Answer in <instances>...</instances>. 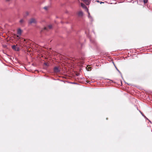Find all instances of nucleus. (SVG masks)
I'll return each mask as SVG.
<instances>
[{
  "label": "nucleus",
  "mask_w": 152,
  "mask_h": 152,
  "mask_svg": "<svg viewBox=\"0 0 152 152\" xmlns=\"http://www.w3.org/2000/svg\"><path fill=\"white\" fill-rule=\"evenodd\" d=\"M22 32V31L20 28L18 29L17 31V34L18 35H15V37L16 39H20V36L21 35Z\"/></svg>",
  "instance_id": "obj_1"
},
{
  "label": "nucleus",
  "mask_w": 152,
  "mask_h": 152,
  "mask_svg": "<svg viewBox=\"0 0 152 152\" xmlns=\"http://www.w3.org/2000/svg\"><path fill=\"white\" fill-rule=\"evenodd\" d=\"M37 23V21L36 19L33 18H31L28 21V23L31 24L32 23L36 24Z\"/></svg>",
  "instance_id": "obj_2"
},
{
  "label": "nucleus",
  "mask_w": 152,
  "mask_h": 152,
  "mask_svg": "<svg viewBox=\"0 0 152 152\" xmlns=\"http://www.w3.org/2000/svg\"><path fill=\"white\" fill-rule=\"evenodd\" d=\"M16 45H13L12 46V48L15 51H18L19 50V48L18 47H16Z\"/></svg>",
  "instance_id": "obj_3"
},
{
  "label": "nucleus",
  "mask_w": 152,
  "mask_h": 152,
  "mask_svg": "<svg viewBox=\"0 0 152 152\" xmlns=\"http://www.w3.org/2000/svg\"><path fill=\"white\" fill-rule=\"evenodd\" d=\"M87 5H88L89 4V2L91 0H81Z\"/></svg>",
  "instance_id": "obj_4"
},
{
  "label": "nucleus",
  "mask_w": 152,
  "mask_h": 152,
  "mask_svg": "<svg viewBox=\"0 0 152 152\" xmlns=\"http://www.w3.org/2000/svg\"><path fill=\"white\" fill-rule=\"evenodd\" d=\"M52 25H50L48 26L47 27H45L44 28V29L47 31H48L49 29H50L52 28Z\"/></svg>",
  "instance_id": "obj_5"
},
{
  "label": "nucleus",
  "mask_w": 152,
  "mask_h": 152,
  "mask_svg": "<svg viewBox=\"0 0 152 152\" xmlns=\"http://www.w3.org/2000/svg\"><path fill=\"white\" fill-rule=\"evenodd\" d=\"M81 7L83 8L86 9H87L88 10V9H87V7H86V6L84 4L81 3Z\"/></svg>",
  "instance_id": "obj_6"
},
{
  "label": "nucleus",
  "mask_w": 152,
  "mask_h": 152,
  "mask_svg": "<svg viewBox=\"0 0 152 152\" xmlns=\"http://www.w3.org/2000/svg\"><path fill=\"white\" fill-rule=\"evenodd\" d=\"M54 71L56 73L59 72V70L58 68L56 67H55L54 68Z\"/></svg>",
  "instance_id": "obj_7"
},
{
  "label": "nucleus",
  "mask_w": 152,
  "mask_h": 152,
  "mask_svg": "<svg viewBox=\"0 0 152 152\" xmlns=\"http://www.w3.org/2000/svg\"><path fill=\"white\" fill-rule=\"evenodd\" d=\"M78 15L79 16H82L83 15V12L81 11H80L78 12Z\"/></svg>",
  "instance_id": "obj_8"
},
{
  "label": "nucleus",
  "mask_w": 152,
  "mask_h": 152,
  "mask_svg": "<svg viewBox=\"0 0 152 152\" xmlns=\"http://www.w3.org/2000/svg\"><path fill=\"white\" fill-rule=\"evenodd\" d=\"M24 22V20L23 19H21L20 21V23L21 24H23Z\"/></svg>",
  "instance_id": "obj_9"
},
{
  "label": "nucleus",
  "mask_w": 152,
  "mask_h": 152,
  "mask_svg": "<svg viewBox=\"0 0 152 152\" xmlns=\"http://www.w3.org/2000/svg\"><path fill=\"white\" fill-rule=\"evenodd\" d=\"M86 68L88 71H90L91 70V67L87 66Z\"/></svg>",
  "instance_id": "obj_10"
},
{
  "label": "nucleus",
  "mask_w": 152,
  "mask_h": 152,
  "mask_svg": "<svg viewBox=\"0 0 152 152\" xmlns=\"http://www.w3.org/2000/svg\"><path fill=\"white\" fill-rule=\"evenodd\" d=\"M144 3H146L148 1V0H143Z\"/></svg>",
  "instance_id": "obj_11"
},
{
  "label": "nucleus",
  "mask_w": 152,
  "mask_h": 152,
  "mask_svg": "<svg viewBox=\"0 0 152 152\" xmlns=\"http://www.w3.org/2000/svg\"><path fill=\"white\" fill-rule=\"evenodd\" d=\"M26 15H28L29 14V13L28 12H26Z\"/></svg>",
  "instance_id": "obj_12"
},
{
  "label": "nucleus",
  "mask_w": 152,
  "mask_h": 152,
  "mask_svg": "<svg viewBox=\"0 0 152 152\" xmlns=\"http://www.w3.org/2000/svg\"><path fill=\"white\" fill-rule=\"evenodd\" d=\"M44 9L46 10H47V7H44Z\"/></svg>",
  "instance_id": "obj_13"
},
{
  "label": "nucleus",
  "mask_w": 152,
  "mask_h": 152,
  "mask_svg": "<svg viewBox=\"0 0 152 152\" xmlns=\"http://www.w3.org/2000/svg\"><path fill=\"white\" fill-rule=\"evenodd\" d=\"M96 2H98V3H100V1H99V0H96Z\"/></svg>",
  "instance_id": "obj_14"
},
{
  "label": "nucleus",
  "mask_w": 152,
  "mask_h": 152,
  "mask_svg": "<svg viewBox=\"0 0 152 152\" xmlns=\"http://www.w3.org/2000/svg\"><path fill=\"white\" fill-rule=\"evenodd\" d=\"M104 2H102V1H100V4H102V3H104Z\"/></svg>",
  "instance_id": "obj_15"
},
{
  "label": "nucleus",
  "mask_w": 152,
  "mask_h": 152,
  "mask_svg": "<svg viewBox=\"0 0 152 152\" xmlns=\"http://www.w3.org/2000/svg\"><path fill=\"white\" fill-rule=\"evenodd\" d=\"M10 0H6V1H10Z\"/></svg>",
  "instance_id": "obj_16"
},
{
  "label": "nucleus",
  "mask_w": 152,
  "mask_h": 152,
  "mask_svg": "<svg viewBox=\"0 0 152 152\" xmlns=\"http://www.w3.org/2000/svg\"><path fill=\"white\" fill-rule=\"evenodd\" d=\"M25 41V39H24V41Z\"/></svg>",
  "instance_id": "obj_17"
}]
</instances>
